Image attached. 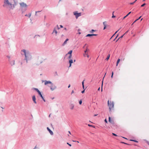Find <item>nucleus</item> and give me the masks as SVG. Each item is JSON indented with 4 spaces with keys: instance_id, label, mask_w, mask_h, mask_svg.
<instances>
[{
    "instance_id": "nucleus-1",
    "label": "nucleus",
    "mask_w": 149,
    "mask_h": 149,
    "mask_svg": "<svg viewBox=\"0 0 149 149\" xmlns=\"http://www.w3.org/2000/svg\"><path fill=\"white\" fill-rule=\"evenodd\" d=\"M16 5L15 0H4L3 6L9 10H11L15 8Z\"/></svg>"
},
{
    "instance_id": "nucleus-2",
    "label": "nucleus",
    "mask_w": 149,
    "mask_h": 149,
    "mask_svg": "<svg viewBox=\"0 0 149 149\" xmlns=\"http://www.w3.org/2000/svg\"><path fill=\"white\" fill-rule=\"evenodd\" d=\"M22 51L24 53L23 54L25 56V59L26 60V61H27V59L30 56V54L28 52H26L25 49L22 50Z\"/></svg>"
},
{
    "instance_id": "nucleus-3",
    "label": "nucleus",
    "mask_w": 149,
    "mask_h": 149,
    "mask_svg": "<svg viewBox=\"0 0 149 149\" xmlns=\"http://www.w3.org/2000/svg\"><path fill=\"white\" fill-rule=\"evenodd\" d=\"M108 106L109 107V109L110 111H111V110L113 109L114 107V104L113 102H110V103L109 102V101H108Z\"/></svg>"
},
{
    "instance_id": "nucleus-4",
    "label": "nucleus",
    "mask_w": 149,
    "mask_h": 149,
    "mask_svg": "<svg viewBox=\"0 0 149 149\" xmlns=\"http://www.w3.org/2000/svg\"><path fill=\"white\" fill-rule=\"evenodd\" d=\"M43 60L41 58H38V61H37V64H40L43 62Z\"/></svg>"
},
{
    "instance_id": "nucleus-5",
    "label": "nucleus",
    "mask_w": 149,
    "mask_h": 149,
    "mask_svg": "<svg viewBox=\"0 0 149 149\" xmlns=\"http://www.w3.org/2000/svg\"><path fill=\"white\" fill-rule=\"evenodd\" d=\"M74 14L76 18H77L79 17L81 15V13H78L77 12H74Z\"/></svg>"
},
{
    "instance_id": "nucleus-6",
    "label": "nucleus",
    "mask_w": 149,
    "mask_h": 149,
    "mask_svg": "<svg viewBox=\"0 0 149 149\" xmlns=\"http://www.w3.org/2000/svg\"><path fill=\"white\" fill-rule=\"evenodd\" d=\"M19 4L22 8H25L27 7V5L23 2L20 3Z\"/></svg>"
},
{
    "instance_id": "nucleus-7",
    "label": "nucleus",
    "mask_w": 149,
    "mask_h": 149,
    "mask_svg": "<svg viewBox=\"0 0 149 149\" xmlns=\"http://www.w3.org/2000/svg\"><path fill=\"white\" fill-rule=\"evenodd\" d=\"M57 28H55L54 29V30L53 31V33H55L56 35L57 33V29L58 30L60 28H59L58 26L57 25Z\"/></svg>"
},
{
    "instance_id": "nucleus-8",
    "label": "nucleus",
    "mask_w": 149,
    "mask_h": 149,
    "mask_svg": "<svg viewBox=\"0 0 149 149\" xmlns=\"http://www.w3.org/2000/svg\"><path fill=\"white\" fill-rule=\"evenodd\" d=\"M51 85V86H50V88L51 90L53 91L56 88V87L55 86L53 85L52 84Z\"/></svg>"
},
{
    "instance_id": "nucleus-9",
    "label": "nucleus",
    "mask_w": 149,
    "mask_h": 149,
    "mask_svg": "<svg viewBox=\"0 0 149 149\" xmlns=\"http://www.w3.org/2000/svg\"><path fill=\"white\" fill-rule=\"evenodd\" d=\"M32 100L34 102L35 104H36V98L35 95H33L32 97Z\"/></svg>"
},
{
    "instance_id": "nucleus-10",
    "label": "nucleus",
    "mask_w": 149,
    "mask_h": 149,
    "mask_svg": "<svg viewBox=\"0 0 149 149\" xmlns=\"http://www.w3.org/2000/svg\"><path fill=\"white\" fill-rule=\"evenodd\" d=\"M47 129L48 131L49 132V133L51 135H52L53 134V132L48 127H47Z\"/></svg>"
},
{
    "instance_id": "nucleus-11",
    "label": "nucleus",
    "mask_w": 149,
    "mask_h": 149,
    "mask_svg": "<svg viewBox=\"0 0 149 149\" xmlns=\"http://www.w3.org/2000/svg\"><path fill=\"white\" fill-rule=\"evenodd\" d=\"M44 82L45 84V85H46L47 84H52V83L50 81H47L45 80V81H44Z\"/></svg>"
},
{
    "instance_id": "nucleus-12",
    "label": "nucleus",
    "mask_w": 149,
    "mask_h": 149,
    "mask_svg": "<svg viewBox=\"0 0 149 149\" xmlns=\"http://www.w3.org/2000/svg\"><path fill=\"white\" fill-rule=\"evenodd\" d=\"M69 40L68 39H66L64 41V43L62 44V46H64L65 44H67V41Z\"/></svg>"
},
{
    "instance_id": "nucleus-13",
    "label": "nucleus",
    "mask_w": 149,
    "mask_h": 149,
    "mask_svg": "<svg viewBox=\"0 0 149 149\" xmlns=\"http://www.w3.org/2000/svg\"><path fill=\"white\" fill-rule=\"evenodd\" d=\"M103 25H104V27L103 29L104 30L105 29H106V26H107L106 22H103Z\"/></svg>"
},
{
    "instance_id": "nucleus-14",
    "label": "nucleus",
    "mask_w": 149,
    "mask_h": 149,
    "mask_svg": "<svg viewBox=\"0 0 149 149\" xmlns=\"http://www.w3.org/2000/svg\"><path fill=\"white\" fill-rule=\"evenodd\" d=\"M109 122L111 123H113V120L111 119L110 117H109Z\"/></svg>"
},
{
    "instance_id": "nucleus-15",
    "label": "nucleus",
    "mask_w": 149,
    "mask_h": 149,
    "mask_svg": "<svg viewBox=\"0 0 149 149\" xmlns=\"http://www.w3.org/2000/svg\"><path fill=\"white\" fill-rule=\"evenodd\" d=\"M15 61L14 60H13L10 62V64L11 65H13L15 64Z\"/></svg>"
},
{
    "instance_id": "nucleus-16",
    "label": "nucleus",
    "mask_w": 149,
    "mask_h": 149,
    "mask_svg": "<svg viewBox=\"0 0 149 149\" xmlns=\"http://www.w3.org/2000/svg\"><path fill=\"white\" fill-rule=\"evenodd\" d=\"M69 63H70V67L71 65V64L72 63H73V61L72 60V59H71L70 60H69Z\"/></svg>"
},
{
    "instance_id": "nucleus-17",
    "label": "nucleus",
    "mask_w": 149,
    "mask_h": 149,
    "mask_svg": "<svg viewBox=\"0 0 149 149\" xmlns=\"http://www.w3.org/2000/svg\"><path fill=\"white\" fill-rule=\"evenodd\" d=\"M84 57L87 56L88 58H89V55L88 54V53L84 54Z\"/></svg>"
},
{
    "instance_id": "nucleus-18",
    "label": "nucleus",
    "mask_w": 149,
    "mask_h": 149,
    "mask_svg": "<svg viewBox=\"0 0 149 149\" xmlns=\"http://www.w3.org/2000/svg\"><path fill=\"white\" fill-rule=\"evenodd\" d=\"M120 60L119 58H118V60H117V63H116V66H118V64L120 62Z\"/></svg>"
},
{
    "instance_id": "nucleus-19",
    "label": "nucleus",
    "mask_w": 149,
    "mask_h": 149,
    "mask_svg": "<svg viewBox=\"0 0 149 149\" xmlns=\"http://www.w3.org/2000/svg\"><path fill=\"white\" fill-rule=\"evenodd\" d=\"M72 50L70 51L68 53V54H69L70 55H72Z\"/></svg>"
},
{
    "instance_id": "nucleus-20",
    "label": "nucleus",
    "mask_w": 149,
    "mask_h": 149,
    "mask_svg": "<svg viewBox=\"0 0 149 149\" xmlns=\"http://www.w3.org/2000/svg\"><path fill=\"white\" fill-rule=\"evenodd\" d=\"M110 55L109 54H108V55L107 56V58H106V60H108V59H109V58L110 57Z\"/></svg>"
},
{
    "instance_id": "nucleus-21",
    "label": "nucleus",
    "mask_w": 149,
    "mask_h": 149,
    "mask_svg": "<svg viewBox=\"0 0 149 149\" xmlns=\"http://www.w3.org/2000/svg\"><path fill=\"white\" fill-rule=\"evenodd\" d=\"M93 36V35H92V34H88L86 36V37H89Z\"/></svg>"
},
{
    "instance_id": "nucleus-22",
    "label": "nucleus",
    "mask_w": 149,
    "mask_h": 149,
    "mask_svg": "<svg viewBox=\"0 0 149 149\" xmlns=\"http://www.w3.org/2000/svg\"><path fill=\"white\" fill-rule=\"evenodd\" d=\"M34 89L36 91L38 92V93L40 92V91L37 88H34Z\"/></svg>"
},
{
    "instance_id": "nucleus-23",
    "label": "nucleus",
    "mask_w": 149,
    "mask_h": 149,
    "mask_svg": "<svg viewBox=\"0 0 149 149\" xmlns=\"http://www.w3.org/2000/svg\"><path fill=\"white\" fill-rule=\"evenodd\" d=\"M34 89L36 91L38 92V93L40 92V91L37 88H34Z\"/></svg>"
},
{
    "instance_id": "nucleus-24",
    "label": "nucleus",
    "mask_w": 149,
    "mask_h": 149,
    "mask_svg": "<svg viewBox=\"0 0 149 149\" xmlns=\"http://www.w3.org/2000/svg\"><path fill=\"white\" fill-rule=\"evenodd\" d=\"M38 93L40 95V96L41 97H43V96H42V95L41 93L40 92V91Z\"/></svg>"
},
{
    "instance_id": "nucleus-25",
    "label": "nucleus",
    "mask_w": 149,
    "mask_h": 149,
    "mask_svg": "<svg viewBox=\"0 0 149 149\" xmlns=\"http://www.w3.org/2000/svg\"><path fill=\"white\" fill-rule=\"evenodd\" d=\"M88 50H89L88 49V48H87L86 50H85L84 51V53H85L84 54L88 53Z\"/></svg>"
},
{
    "instance_id": "nucleus-26",
    "label": "nucleus",
    "mask_w": 149,
    "mask_h": 149,
    "mask_svg": "<svg viewBox=\"0 0 149 149\" xmlns=\"http://www.w3.org/2000/svg\"><path fill=\"white\" fill-rule=\"evenodd\" d=\"M31 13H30L29 15H25V16H26L28 17H31Z\"/></svg>"
},
{
    "instance_id": "nucleus-27",
    "label": "nucleus",
    "mask_w": 149,
    "mask_h": 149,
    "mask_svg": "<svg viewBox=\"0 0 149 149\" xmlns=\"http://www.w3.org/2000/svg\"><path fill=\"white\" fill-rule=\"evenodd\" d=\"M71 108H70L71 109H73V108H74V105H72V104L71 105Z\"/></svg>"
},
{
    "instance_id": "nucleus-28",
    "label": "nucleus",
    "mask_w": 149,
    "mask_h": 149,
    "mask_svg": "<svg viewBox=\"0 0 149 149\" xmlns=\"http://www.w3.org/2000/svg\"><path fill=\"white\" fill-rule=\"evenodd\" d=\"M82 85L83 89H84V81H83L82 82Z\"/></svg>"
},
{
    "instance_id": "nucleus-29",
    "label": "nucleus",
    "mask_w": 149,
    "mask_h": 149,
    "mask_svg": "<svg viewBox=\"0 0 149 149\" xmlns=\"http://www.w3.org/2000/svg\"><path fill=\"white\" fill-rule=\"evenodd\" d=\"M130 141H133L136 142H138V141L136 140H130Z\"/></svg>"
},
{
    "instance_id": "nucleus-30",
    "label": "nucleus",
    "mask_w": 149,
    "mask_h": 149,
    "mask_svg": "<svg viewBox=\"0 0 149 149\" xmlns=\"http://www.w3.org/2000/svg\"><path fill=\"white\" fill-rule=\"evenodd\" d=\"M95 31V30H94L93 29H92L91 31H90V33H92L93 32V31Z\"/></svg>"
},
{
    "instance_id": "nucleus-31",
    "label": "nucleus",
    "mask_w": 149,
    "mask_h": 149,
    "mask_svg": "<svg viewBox=\"0 0 149 149\" xmlns=\"http://www.w3.org/2000/svg\"><path fill=\"white\" fill-rule=\"evenodd\" d=\"M114 12H113V13H112L113 15H112V18H114V17H115V16H114V15H113V13H114Z\"/></svg>"
},
{
    "instance_id": "nucleus-32",
    "label": "nucleus",
    "mask_w": 149,
    "mask_h": 149,
    "mask_svg": "<svg viewBox=\"0 0 149 149\" xmlns=\"http://www.w3.org/2000/svg\"><path fill=\"white\" fill-rule=\"evenodd\" d=\"M72 57V55H69V56L68 57V58L70 59Z\"/></svg>"
},
{
    "instance_id": "nucleus-33",
    "label": "nucleus",
    "mask_w": 149,
    "mask_h": 149,
    "mask_svg": "<svg viewBox=\"0 0 149 149\" xmlns=\"http://www.w3.org/2000/svg\"><path fill=\"white\" fill-rule=\"evenodd\" d=\"M146 5V3H144L141 6V7H143L144 6H145Z\"/></svg>"
},
{
    "instance_id": "nucleus-34",
    "label": "nucleus",
    "mask_w": 149,
    "mask_h": 149,
    "mask_svg": "<svg viewBox=\"0 0 149 149\" xmlns=\"http://www.w3.org/2000/svg\"><path fill=\"white\" fill-rule=\"evenodd\" d=\"M82 101L81 100H80L79 101V104H81L82 103Z\"/></svg>"
},
{
    "instance_id": "nucleus-35",
    "label": "nucleus",
    "mask_w": 149,
    "mask_h": 149,
    "mask_svg": "<svg viewBox=\"0 0 149 149\" xmlns=\"http://www.w3.org/2000/svg\"><path fill=\"white\" fill-rule=\"evenodd\" d=\"M42 98V99L44 101V102H45V100L44 99V98H43V97H41Z\"/></svg>"
},
{
    "instance_id": "nucleus-36",
    "label": "nucleus",
    "mask_w": 149,
    "mask_h": 149,
    "mask_svg": "<svg viewBox=\"0 0 149 149\" xmlns=\"http://www.w3.org/2000/svg\"><path fill=\"white\" fill-rule=\"evenodd\" d=\"M40 11H36V12L35 15H37V13L38 12H40Z\"/></svg>"
},
{
    "instance_id": "nucleus-37",
    "label": "nucleus",
    "mask_w": 149,
    "mask_h": 149,
    "mask_svg": "<svg viewBox=\"0 0 149 149\" xmlns=\"http://www.w3.org/2000/svg\"><path fill=\"white\" fill-rule=\"evenodd\" d=\"M112 134L114 135V136H117V135L116 134L114 133H112Z\"/></svg>"
},
{
    "instance_id": "nucleus-38",
    "label": "nucleus",
    "mask_w": 149,
    "mask_h": 149,
    "mask_svg": "<svg viewBox=\"0 0 149 149\" xmlns=\"http://www.w3.org/2000/svg\"><path fill=\"white\" fill-rule=\"evenodd\" d=\"M67 144H68L70 146H71V145L70 144H69L68 143H67Z\"/></svg>"
},
{
    "instance_id": "nucleus-39",
    "label": "nucleus",
    "mask_w": 149,
    "mask_h": 149,
    "mask_svg": "<svg viewBox=\"0 0 149 149\" xmlns=\"http://www.w3.org/2000/svg\"><path fill=\"white\" fill-rule=\"evenodd\" d=\"M139 20V19H136V20L134 22H133V24L136 21H137V20Z\"/></svg>"
},
{
    "instance_id": "nucleus-40",
    "label": "nucleus",
    "mask_w": 149,
    "mask_h": 149,
    "mask_svg": "<svg viewBox=\"0 0 149 149\" xmlns=\"http://www.w3.org/2000/svg\"><path fill=\"white\" fill-rule=\"evenodd\" d=\"M88 126L89 127H93V126L92 125H89V124H88Z\"/></svg>"
},
{
    "instance_id": "nucleus-41",
    "label": "nucleus",
    "mask_w": 149,
    "mask_h": 149,
    "mask_svg": "<svg viewBox=\"0 0 149 149\" xmlns=\"http://www.w3.org/2000/svg\"><path fill=\"white\" fill-rule=\"evenodd\" d=\"M123 36H124V35H123L122 36H121V37H120L119 38V39H120V38H123Z\"/></svg>"
},
{
    "instance_id": "nucleus-42",
    "label": "nucleus",
    "mask_w": 149,
    "mask_h": 149,
    "mask_svg": "<svg viewBox=\"0 0 149 149\" xmlns=\"http://www.w3.org/2000/svg\"><path fill=\"white\" fill-rule=\"evenodd\" d=\"M104 121L106 123H107V119H105V120H104Z\"/></svg>"
},
{
    "instance_id": "nucleus-43",
    "label": "nucleus",
    "mask_w": 149,
    "mask_h": 149,
    "mask_svg": "<svg viewBox=\"0 0 149 149\" xmlns=\"http://www.w3.org/2000/svg\"><path fill=\"white\" fill-rule=\"evenodd\" d=\"M131 13V12H130L127 15V16H128L129 14Z\"/></svg>"
},
{
    "instance_id": "nucleus-44",
    "label": "nucleus",
    "mask_w": 149,
    "mask_h": 149,
    "mask_svg": "<svg viewBox=\"0 0 149 149\" xmlns=\"http://www.w3.org/2000/svg\"><path fill=\"white\" fill-rule=\"evenodd\" d=\"M128 16H127V15L125 16L123 18V19H125Z\"/></svg>"
},
{
    "instance_id": "nucleus-45",
    "label": "nucleus",
    "mask_w": 149,
    "mask_h": 149,
    "mask_svg": "<svg viewBox=\"0 0 149 149\" xmlns=\"http://www.w3.org/2000/svg\"><path fill=\"white\" fill-rule=\"evenodd\" d=\"M92 35H93V36H97V34H92Z\"/></svg>"
},
{
    "instance_id": "nucleus-46",
    "label": "nucleus",
    "mask_w": 149,
    "mask_h": 149,
    "mask_svg": "<svg viewBox=\"0 0 149 149\" xmlns=\"http://www.w3.org/2000/svg\"><path fill=\"white\" fill-rule=\"evenodd\" d=\"M84 91H85V90H84L82 92H81V93H84Z\"/></svg>"
},
{
    "instance_id": "nucleus-47",
    "label": "nucleus",
    "mask_w": 149,
    "mask_h": 149,
    "mask_svg": "<svg viewBox=\"0 0 149 149\" xmlns=\"http://www.w3.org/2000/svg\"><path fill=\"white\" fill-rule=\"evenodd\" d=\"M74 93V91H72V92H71V94H72V93Z\"/></svg>"
},
{
    "instance_id": "nucleus-48",
    "label": "nucleus",
    "mask_w": 149,
    "mask_h": 149,
    "mask_svg": "<svg viewBox=\"0 0 149 149\" xmlns=\"http://www.w3.org/2000/svg\"><path fill=\"white\" fill-rule=\"evenodd\" d=\"M134 3H133H133H130V4H131V5H132V4H133Z\"/></svg>"
},
{
    "instance_id": "nucleus-49",
    "label": "nucleus",
    "mask_w": 149,
    "mask_h": 149,
    "mask_svg": "<svg viewBox=\"0 0 149 149\" xmlns=\"http://www.w3.org/2000/svg\"><path fill=\"white\" fill-rule=\"evenodd\" d=\"M68 132L70 134H71V133L70 131H68Z\"/></svg>"
},
{
    "instance_id": "nucleus-50",
    "label": "nucleus",
    "mask_w": 149,
    "mask_h": 149,
    "mask_svg": "<svg viewBox=\"0 0 149 149\" xmlns=\"http://www.w3.org/2000/svg\"><path fill=\"white\" fill-rule=\"evenodd\" d=\"M119 30V29L115 33V34Z\"/></svg>"
},
{
    "instance_id": "nucleus-51",
    "label": "nucleus",
    "mask_w": 149,
    "mask_h": 149,
    "mask_svg": "<svg viewBox=\"0 0 149 149\" xmlns=\"http://www.w3.org/2000/svg\"><path fill=\"white\" fill-rule=\"evenodd\" d=\"M60 26L61 28H63V26L62 25H61Z\"/></svg>"
},
{
    "instance_id": "nucleus-52",
    "label": "nucleus",
    "mask_w": 149,
    "mask_h": 149,
    "mask_svg": "<svg viewBox=\"0 0 149 149\" xmlns=\"http://www.w3.org/2000/svg\"><path fill=\"white\" fill-rule=\"evenodd\" d=\"M70 84H69L68 86V88H70Z\"/></svg>"
},
{
    "instance_id": "nucleus-53",
    "label": "nucleus",
    "mask_w": 149,
    "mask_h": 149,
    "mask_svg": "<svg viewBox=\"0 0 149 149\" xmlns=\"http://www.w3.org/2000/svg\"><path fill=\"white\" fill-rule=\"evenodd\" d=\"M141 17V16L138 19H139Z\"/></svg>"
},
{
    "instance_id": "nucleus-54",
    "label": "nucleus",
    "mask_w": 149,
    "mask_h": 149,
    "mask_svg": "<svg viewBox=\"0 0 149 149\" xmlns=\"http://www.w3.org/2000/svg\"><path fill=\"white\" fill-rule=\"evenodd\" d=\"M113 72H112V74H111V75H113Z\"/></svg>"
},
{
    "instance_id": "nucleus-55",
    "label": "nucleus",
    "mask_w": 149,
    "mask_h": 149,
    "mask_svg": "<svg viewBox=\"0 0 149 149\" xmlns=\"http://www.w3.org/2000/svg\"><path fill=\"white\" fill-rule=\"evenodd\" d=\"M37 148L36 146L33 149H36V148Z\"/></svg>"
},
{
    "instance_id": "nucleus-56",
    "label": "nucleus",
    "mask_w": 149,
    "mask_h": 149,
    "mask_svg": "<svg viewBox=\"0 0 149 149\" xmlns=\"http://www.w3.org/2000/svg\"><path fill=\"white\" fill-rule=\"evenodd\" d=\"M113 75H111V78H113Z\"/></svg>"
},
{
    "instance_id": "nucleus-57",
    "label": "nucleus",
    "mask_w": 149,
    "mask_h": 149,
    "mask_svg": "<svg viewBox=\"0 0 149 149\" xmlns=\"http://www.w3.org/2000/svg\"><path fill=\"white\" fill-rule=\"evenodd\" d=\"M73 141V142H76V141H74V140H73V141Z\"/></svg>"
},
{
    "instance_id": "nucleus-58",
    "label": "nucleus",
    "mask_w": 149,
    "mask_h": 149,
    "mask_svg": "<svg viewBox=\"0 0 149 149\" xmlns=\"http://www.w3.org/2000/svg\"><path fill=\"white\" fill-rule=\"evenodd\" d=\"M100 90V87H99V88H98V91H99Z\"/></svg>"
},
{
    "instance_id": "nucleus-59",
    "label": "nucleus",
    "mask_w": 149,
    "mask_h": 149,
    "mask_svg": "<svg viewBox=\"0 0 149 149\" xmlns=\"http://www.w3.org/2000/svg\"><path fill=\"white\" fill-rule=\"evenodd\" d=\"M136 1L137 0H135V1H134L133 3H135Z\"/></svg>"
},
{
    "instance_id": "nucleus-60",
    "label": "nucleus",
    "mask_w": 149,
    "mask_h": 149,
    "mask_svg": "<svg viewBox=\"0 0 149 149\" xmlns=\"http://www.w3.org/2000/svg\"><path fill=\"white\" fill-rule=\"evenodd\" d=\"M136 1L137 0H135V1H134L133 3H135Z\"/></svg>"
},
{
    "instance_id": "nucleus-61",
    "label": "nucleus",
    "mask_w": 149,
    "mask_h": 149,
    "mask_svg": "<svg viewBox=\"0 0 149 149\" xmlns=\"http://www.w3.org/2000/svg\"><path fill=\"white\" fill-rule=\"evenodd\" d=\"M136 1L137 0H135V1H134L133 3H135Z\"/></svg>"
},
{
    "instance_id": "nucleus-62",
    "label": "nucleus",
    "mask_w": 149,
    "mask_h": 149,
    "mask_svg": "<svg viewBox=\"0 0 149 149\" xmlns=\"http://www.w3.org/2000/svg\"><path fill=\"white\" fill-rule=\"evenodd\" d=\"M119 39V38L116 41V42H117Z\"/></svg>"
},
{
    "instance_id": "nucleus-63",
    "label": "nucleus",
    "mask_w": 149,
    "mask_h": 149,
    "mask_svg": "<svg viewBox=\"0 0 149 149\" xmlns=\"http://www.w3.org/2000/svg\"><path fill=\"white\" fill-rule=\"evenodd\" d=\"M97 116V115H96V114H95V115H94V116Z\"/></svg>"
},
{
    "instance_id": "nucleus-64",
    "label": "nucleus",
    "mask_w": 149,
    "mask_h": 149,
    "mask_svg": "<svg viewBox=\"0 0 149 149\" xmlns=\"http://www.w3.org/2000/svg\"><path fill=\"white\" fill-rule=\"evenodd\" d=\"M76 142H77L78 143H79V142L78 141H76Z\"/></svg>"
}]
</instances>
